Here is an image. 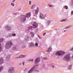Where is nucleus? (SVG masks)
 <instances>
[{"instance_id": "obj_14", "label": "nucleus", "mask_w": 73, "mask_h": 73, "mask_svg": "<svg viewBox=\"0 0 73 73\" xmlns=\"http://www.w3.org/2000/svg\"><path fill=\"white\" fill-rule=\"evenodd\" d=\"M52 50V47H51V46H50L49 47V48H48V50H47V52H49L51 51Z\"/></svg>"}, {"instance_id": "obj_25", "label": "nucleus", "mask_w": 73, "mask_h": 73, "mask_svg": "<svg viewBox=\"0 0 73 73\" xmlns=\"http://www.w3.org/2000/svg\"><path fill=\"white\" fill-rule=\"evenodd\" d=\"M3 50L2 48L1 47V46H0V52L2 51Z\"/></svg>"}, {"instance_id": "obj_37", "label": "nucleus", "mask_w": 73, "mask_h": 73, "mask_svg": "<svg viewBox=\"0 0 73 73\" xmlns=\"http://www.w3.org/2000/svg\"><path fill=\"white\" fill-rule=\"evenodd\" d=\"M38 36L39 37V38H41V37L38 35Z\"/></svg>"}, {"instance_id": "obj_36", "label": "nucleus", "mask_w": 73, "mask_h": 73, "mask_svg": "<svg viewBox=\"0 0 73 73\" xmlns=\"http://www.w3.org/2000/svg\"><path fill=\"white\" fill-rule=\"evenodd\" d=\"M29 5H31V1H30L29 2Z\"/></svg>"}, {"instance_id": "obj_28", "label": "nucleus", "mask_w": 73, "mask_h": 73, "mask_svg": "<svg viewBox=\"0 0 73 73\" xmlns=\"http://www.w3.org/2000/svg\"><path fill=\"white\" fill-rule=\"evenodd\" d=\"M25 38L26 39L25 40H28L29 38L27 36L26 37H25Z\"/></svg>"}, {"instance_id": "obj_10", "label": "nucleus", "mask_w": 73, "mask_h": 73, "mask_svg": "<svg viewBox=\"0 0 73 73\" xmlns=\"http://www.w3.org/2000/svg\"><path fill=\"white\" fill-rule=\"evenodd\" d=\"M35 44L33 43H31L29 44V47H34Z\"/></svg>"}, {"instance_id": "obj_18", "label": "nucleus", "mask_w": 73, "mask_h": 73, "mask_svg": "<svg viewBox=\"0 0 73 73\" xmlns=\"http://www.w3.org/2000/svg\"><path fill=\"white\" fill-rule=\"evenodd\" d=\"M67 21H68L67 19H64L63 20H62L60 21V22H62Z\"/></svg>"}, {"instance_id": "obj_7", "label": "nucleus", "mask_w": 73, "mask_h": 73, "mask_svg": "<svg viewBox=\"0 0 73 73\" xmlns=\"http://www.w3.org/2000/svg\"><path fill=\"white\" fill-rule=\"evenodd\" d=\"M5 28L7 31H10L11 29V27L9 26H5Z\"/></svg>"}, {"instance_id": "obj_11", "label": "nucleus", "mask_w": 73, "mask_h": 73, "mask_svg": "<svg viewBox=\"0 0 73 73\" xmlns=\"http://www.w3.org/2000/svg\"><path fill=\"white\" fill-rule=\"evenodd\" d=\"M26 56L25 55H21L19 57L16 58H21L23 57H25Z\"/></svg>"}, {"instance_id": "obj_40", "label": "nucleus", "mask_w": 73, "mask_h": 73, "mask_svg": "<svg viewBox=\"0 0 73 73\" xmlns=\"http://www.w3.org/2000/svg\"><path fill=\"white\" fill-rule=\"evenodd\" d=\"M71 14L72 15H73V11H71Z\"/></svg>"}, {"instance_id": "obj_38", "label": "nucleus", "mask_w": 73, "mask_h": 73, "mask_svg": "<svg viewBox=\"0 0 73 73\" xmlns=\"http://www.w3.org/2000/svg\"><path fill=\"white\" fill-rule=\"evenodd\" d=\"M70 51L73 50V47L71 49H70Z\"/></svg>"}, {"instance_id": "obj_1", "label": "nucleus", "mask_w": 73, "mask_h": 73, "mask_svg": "<svg viewBox=\"0 0 73 73\" xmlns=\"http://www.w3.org/2000/svg\"><path fill=\"white\" fill-rule=\"evenodd\" d=\"M31 13H30L26 14V16L25 15L22 16L21 18V20L22 22H23L26 21V17L29 18L31 16Z\"/></svg>"}, {"instance_id": "obj_35", "label": "nucleus", "mask_w": 73, "mask_h": 73, "mask_svg": "<svg viewBox=\"0 0 73 73\" xmlns=\"http://www.w3.org/2000/svg\"><path fill=\"white\" fill-rule=\"evenodd\" d=\"M33 61V59H30V60H29V61Z\"/></svg>"}, {"instance_id": "obj_46", "label": "nucleus", "mask_w": 73, "mask_h": 73, "mask_svg": "<svg viewBox=\"0 0 73 73\" xmlns=\"http://www.w3.org/2000/svg\"><path fill=\"white\" fill-rule=\"evenodd\" d=\"M21 64H21V63H20V64H19V65H21Z\"/></svg>"}, {"instance_id": "obj_21", "label": "nucleus", "mask_w": 73, "mask_h": 73, "mask_svg": "<svg viewBox=\"0 0 73 73\" xmlns=\"http://www.w3.org/2000/svg\"><path fill=\"white\" fill-rule=\"evenodd\" d=\"M72 67V66L71 65H69L68 67V69H69L70 70L71 69Z\"/></svg>"}, {"instance_id": "obj_48", "label": "nucleus", "mask_w": 73, "mask_h": 73, "mask_svg": "<svg viewBox=\"0 0 73 73\" xmlns=\"http://www.w3.org/2000/svg\"><path fill=\"white\" fill-rule=\"evenodd\" d=\"M64 32H66V31L65 30L64 31Z\"/></svg>"}, {"instance_id": "obj_6", "label": "nucleus", "mask_w": 73, "mask_h": 73, "mask_svg": "<svg viewBox=\"0 0 73 73\" xmlns=\"http://www.w3.org/2000/svg\"><path fill=\"white\" fill-rule=\"evenodd\" d=\"M8 72L10 73H14V68L13 67L11 68L9 70Z\"/></svg>"}, {"instance_id": "obj_43", "label": "nucleus", "mask_w": 73, "mask_h": 73, "mask_svg": "<svg viewBox=\"0 0 73 73\" xmlns=\"http://www.w3.org/2000/svg\"><path fill=\"white\" fill-rule=\"evenodd\" d=\"M54 66H52V68H54Z\"/></svg>"}, {"instance_id": "obj_5", "label": "nucleus", "mask_w": 73, "mask_h": 73, "mask_svg": "<svg viewBox=\"0 0 73 73\" xmlns=\"http://www.w3.org/2000/svg\"><path fill=\"white\" fill-rule=\"evenodd\" d=\"M70 58H71L70 54L67 55L64 57V60L67 62L69 61Z\"/></svg>"}, {"instance_id": "obj_30", "label": "nucleus", "mask_w": 73, "mask_h": 73, "mask_svg": "<svg viewBox=\"0 0 73 73\" xmlns=\"http://www.w3.org/2000/svg\"><path fill=\"white\" fill-rule=\"evenodd\" d=\"M22 48H25V45H23L22 46Z\"/></svg>"}, {"instance_id": "obj_20", "label": "nucleus", "mask_w": 73, "mask_h": 73, "mask_svg": "<svg viewBox=\"0 0 73 73\" xmlns=\"http://www.w3.org/2000/svg\"><path fill=\"white\" fill-rule=\"evenodd\" d=\"M4 40V39L3 38L0 39V43L2 42Z\"/></svg>"}, {"instance_id": "obj_45", "label": "nucleus", "mask_w": 73, "mask_h": 73, "mask_svg": "<svg viewBox=\"0 0 73 73\" xmlns=\"http://www.w3.org/2000/svg\"><path fill=\"white\" fill-rule=\"evenodd\" d=\"M15 1V0H14V1H13V2H14Z\"/></svg>"}, {"instance_id": "obj_22", "label": "nucleus", "mask_w": 73, "mask_h": 73, "mask_svg": "<svg viewBox=\"0 0 73 73\" xmlns=\"http://www.w3.org/2000/svg\"><path fill=\"white\" fill-rule=\"evenodd\" d=\"M3 70V67H0V72H1Z\"/></svg>"}, {"instance_id": "obj_3", "label": "nucleus", "mask_w": 73, "mask_h": 73, "mask_svg": "<svg viewBox=\"0 0 73 73\" xmlns=\"http://www.w3.org/2000/svg\"><path fill=\"white\" fill-rule=\"evenodd\" d=\"M65 54L64 52L59 51L57 52L56 53V55L57 56H60Z\"/></svg>"}, {"instance_id": "obj_42", "label": "nucleus", "mask_w": 73, "mask_h": 73, "mask_svg": "<svg viewBox=\"0 0 73 73\" xmlns=\"http://www.w3.org/2000/svg\"><path fill=\"white\" fill-rule=\"evenodd\" d=\"M24 64H25V63H24V62H23V65H24Z\"/></svg>"}, {"instance_id": "obj_19", "label": "nucleus", "mask_w": 73, "mask_h": 73, "mask_svg": "<svg viewBox=\"0 0 73 73\" xmlns=\"http://www.w3.org/2000/svg\"><path fill=\"white\" fill-rule=\"evenodd\" d=\"M72 27V25H70L67 27L64 28V29H68V28H70V27Z\"/></svg>"}, {"instance_id": "obj_27", "label": "nucleus", "mask_w": 73, "mask_h": 73, "mask_svg": "<svg viewBox=\"0 0 73 73\" xmlns=\"http://www.w3.org/2000/svg\"><path fill=\"white\" fill-rule=\"evenodd\" d=\"M64 8H65L66 9H67L68 8V7L66 6H64Z\"/></svg>"}, {"instance_id": "obj_12", "label": "nucleus", "mask_w": 73, "mask_h": 73, "mask_svg": "<svg viewBox=\"0 0 73 73\" xmlns=\"http://www.w3.org/2000/svg\"><path fill=\"white\" fill-rule=\"evenodd\" d=\"M40 17L42 19H44V16H43V15L42 13H40V15H39Z\"/></svg>"}, {"instance_id": "obj_24", "label": "nucleus", "mask_w": 73, "mask_h": 73, "mask_svg": "<svg viewBox=\"0 0 73 73\" xmlns=\"http://www.w3.org/2000/svg\"><path fill=\"white\" fill-rule=\"evenodd\" d=\"M35 5H33L32 6V7L31 8V9H33V8H34L35 7Z\"/></svg>"}, {"instance_id": "obj_16", "label": "nucleus", "mask_w": 73, "mask_h": 73, "mask_svg": "<svg viewBox=\"0 0 73 73\" xmlns=\"http://www.w3.org/2000/svg\"><path fill=\"white\" fill-rule=\"evenodd\" d=\"M10 56H7V58H6V60L7 61H8L10 60Z\"/></svg>"}, {"instance_id": "obj_2", "label": "nucleus", "mask_w": 73, "mask_h": 73, "mask_svg": "<svg viewBox=\"0 0 73 73\" xmlns=\"http://www.w3.org/2000/svg\"><path fill=\"white\" fill-rule=\"evenodd\" d=\"M13 45V44L11 41L7 42L5 46V48L8 49L11 48Z\"/></svg>"}, {"instance_id": "obj_39", "label": "nucleus", "mask_w": 73, "mask_h": 73, "mask_svg": "<svg viewBox=\"0 0 73 73\" xmlns=\"http://www.w3.org/2000/svg\"><path fill=\"white\" fill-rule=\"evenodd\" d=\"M11 5H12L13 6H14V3H13H13H11Z\"/></svg>"}, {"instance_id": "obj_8", "label": "nucleus", "mask_w": 73, "mask_h": 73, "mask_svg": "<svg viewBox=\"0 0 73 73\" xmlns=\"http://www.w3.org/2000/svg\"><path fill=\"white\" fill-rule=\"evenodd\" d=\"M40 61V59L39 58H37L35 60V64H38Z\"/></svg>"}, {"instance_id": "obj_9", "label": "nucleus", "mask_w": 73, "mask_h": 73, "mask_svg": "<svg viewBox=\"0 0 73 73\" xmlns=\"http://www.w3.org/2000/svg\"><path fill=\"white\" fill-rule=\"evenodd\" d=\"M33 28H36L38 27V24L35 22L33 25Z\"/></svg>"}, {"instance_id": "obj_33", "label": "nucleus", "mask_w": 73, "mask_h": 73, "mask_svg": "<svg viewBox=\"0 0 73 73\" xmlns=\"http://www.w3.org/2000/svg\"><path fill=\"white\" fill-rule=\"evenodd\" d=\"M47 59V58H43V60H46Z\"/></svg>"}, {"instance_id": "obj_32", "label": "nucleus", "mask_w": 73, "mask_h": 73, "mask_svg": "<svg viewBox=\"0 0 73 73\" xmlns=\"http://www.w3.org/2000/svg\"><path fill=\"white\" fill-rule=\"evenodd\" d=\"M30 27L29 28V29H31L32 28V27L30 26Z\"/></svg>"}, {"instance_id": "obj_34", "label": "nucleus", "mask_w": 73, "mask_h": 73, "mask_svg": "<svg viewBox=\"0 0 73 73\" xmlns=\"http://www.w3.org/2000/svg\"><path fill=\"white\" fill-rule=\"evenodd\" d=\"M12 35L13 36H16V34H13Z\"/></svg>"}, {"instance_id": "obj_15", "label": "nucleus", "mask_w": 73, "mask_h": 73, "mask_svg": "<svg viewBox=\"0 0 73 73\" xmlns=\"http://www.w3.org/2000/svg\"><path fill=\"white\" fill-rule=\"evenodd\" d=\"M3 62V59L2 58H0V65L2 64Z\"/></svg>"}, {"instance_id": "obj_17", "label": "nucleus", "mask_w": 73, "mask_h": 73, "mask_svg": "<svg viewBox=\"0 0 73 73\" xmlns=\"http://www.w3.org/2000/svg\"><path fill=\"white\" fill-rule=\"evenodd\" d=\"M30 34L31 35V37L33 38L34 37V34L33 32H31L30 33Z\"/></svg>"}, {"instance_id": "obj_23", "label": "nucleus", "mask_w": 73, "mask_h": 73, "mask_svg": "<svg viewBox=\"0 0 73 73\" xmlns=\"http://www.w3.org/2000/svg\"><path fill=\"white\" fill-rule=\"evenodd\" d=\"M38 44L37 42H36L35 43V46H36V47H38Z\"/></svg>"}, {"instance_id": "obj_47", "label": "nucleus", "mask_w": 73, "mask_h": 73, "mask_svg": "<svg viewBox=\"0 0 73 73\" xmlns=\"http://www.w3.org/2000/svg\"><path fill=\"white\" fill-rule=\"evenodd\" d=\"M14 14V15H16V14H16V13H15V14Z\"/></svg>"}, {"instance_id": "obj_13", "label": "nucleus", "mask_w": 73, "mask_h": 73, "mask_svg": "<svg viewBox=\"0 0 73 73\" xmlns=\"http://www.w3.org/2000/svg\"><path fill=\"white\" fill-rule=\"evenodd\" d=\"M39 11V7H38L37 9L35 11V13L36 15H37Z\"/></svg>"}, {"instance_id": "obj_29", "label": "nucleus", "mask_w": 73, "mask_h": 73, "mask_svg": "<svg viewBox=\"0 0 73 73\" xmlns=\"http://www.w3.org/2000/svg\"><path fill=\"white\" fill-rule=\"evenodd\" d=\"M71 5L73 7V0L72 1Z\"/></svg>"}, {"instance_id": "obj_4", "label": "nucleus", "mask_w": 73, "mask_h": 73, "mask_svg": "<svg viewBox=\"0 0 73 73\" xmlns=\"http://www.w3.org/2000/svg\"><path fill=\"white\" fill-rule=\"evenodd\" d=\"M37 67V65H36L33 67L29 71L28 73H31L33 71H34L35 72H39L38 70H35V69Z\"/></svg>"}, {"instance_id": "obj_26", "label": "nucleus", "mask_w": 73, "mask_h": 73, "mask_svg": "<svg viewBox=\"0 0 73 73\" xmlns=\"http://www.w3.org/2000/svg\"><path fill=\"white\" fill-rule=\"evenodd\" d=\"M48 6H49L50 7H54V6L53 5H48Z\"/></svg>"}, {"instance_id": "obj_31", "label": "nucleus", "mask_w": 73, "mask_h": 73, "mask_svg": "<svg viewBox=\"0 0 73 73\" xmlns=\"http://www.w3.org/2000/svg\"><path fill=\"white\" fill-rule=\"evenodd\" d=\"M51 22V21L50 20H48L47 21V23H49Z\"/></svg>"}, {"instance_id": "obj_44", "label": "nucleus", "mask_w": 73, "mask_h": 73, "mask_svg": "<svg viewBox=\"0 0 73 73\" xmlns=\"http://www.w3.org/2000/svg\"><path fill=\"white\" fill-rule=\"evenodd\" d=\"M72 59H73V55L72 56Z\"/></svg>"}, {"instance_id": "obj_41", "label": "nucleus", "mask_w": 73, "mask_h": 73, "mask_svg": "<svg viewBox=\"0 0 73 73\" xmlns=\"http://www.w3.org/2000/svg\"><path fill=\"white\" fill-rule=\"evenodd\" d=\"M46 34V33H44L43 34V36H44Z\"/></svg>"}]
</instances>
